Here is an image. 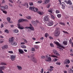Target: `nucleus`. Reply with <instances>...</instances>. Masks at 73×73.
Listing matches in <instances>:
<instances>
[{
    "instance_id": "1",
    "label": "nucleus",
    "mask_w": 73,
    "mask_h": 73,
    "mask_svg": "<svg viewBox=\"0 0 73 73\" xmlns=\"http://www.w3.org/2000/svg\"><path fill=\"white\" fill-rule=\"evenodd\" d=\"M23 21H25L26 22H28V21L27 19H20L18 21V24H17L18 27L19 29H24V27H21V25H20L19 24L20 23H23Z\"/></svg>"
},
{
    "instance_id": "2",
    "label": "nucleus",
    "mask_w": 73,
    "mask_h": 73,
    "mask_svg": "<svg viewBox=\"0 0 73 73\" xmlns=\"http://www.w3.org/2000/svg\"><path fill=\"white\" fill-rule=\"evenodd\" d=\"M14 41L13 37L10 38L9 39V42L11 43V44L12 45H17L16 43L15 42H13Z\"/></svg>"
},
{
    "instance_id": "3",
    "label": "nucleus",
    "mask_w": 73,
    "mask_h": 73,
    "mask_svg": "<svg viewBox=\"0 0 73 73\" xmlns=\"http://www.w3.org/2000/svg\"><path fill=\"white\" fill-rule=\"evenodd\" d=\"M29 9L30 10H31V11H33L35 12H38V9L34 7H30Z\"/></svg>"
},
{
    "instance_id": "4",
    "label": "nucleus",
    "mask_w": 73,
    "mask_h": 73,
    "mask_svg": "<svg viewBox=\"0 0 73 73\" xmlns=\"http://www.w3.org/2000/svg\"><path fill=\"white\" fill-rule=\"evenodd\" d=\"M54 42V44H55L57 45V46H59V47H60L61 48H62L63 49H65V47L64 46H63L61 45V44H60V43H59V42H58L55 41Z\"/></svg>"
},
{
    "instance_id": "5",
    "label": "nucleus",
    "mask_w": 73,
    "mask_h": 73,
    "mask_svg": "<svg viewBox=\"0 0 73 73\" xmlns=\"http://www.w3.org/2000/svg\"><path fill=\"white\" fill-rule=\"evenodd\" d=\"M31 59L33 62H35V63H36L37 61V59L36 58L33 57V56H32L31 57Z\"/></svg>"
},
{
    "instance_id": "6",
    "label": "nucleus",
    "mask_w": 73,
    "mask_h": 73,
    "mask_svg": "<svg viewBox=\"0 0 73 73\" xmlns=\"http://www.w3.org/2000/svg\"><path fill=\"white\" fill-rule=\"evenodd\" d=\"M60 33V32L56 30L55 32L54 36L56 37H58L59 36V34Z\"/></svg>"
},
{
    "instance_id": "7",
    "label": "nucleus",
    "mask_w": 73,
    "mask_h": 73,
    "mask_svg": "<svg viewBox=\"0 0 73 73\" xmlns=\"http://www.w3.org/2000/svg\"><path fill=\"white\" fill-rule=\"evenodd\" d=\"M43 20L44 22L49 21V17L48 16H46L44 17V19Z\"/></svg>"
},
{
    "instance_id": "8",
    "label": "nucleus",
    "mask_w": 73,
    "mask_h": 73,
    "mask_svg": "<svg viewBox=\"0 0 73 73\" xmlns=\"http://www.w3.org/2000/svg\"><path fill=\"white\" fill-rule=\"evenodd\" d=\"M46 55V61H48V62H49L50 61H51L52 60V59H51V58L50 57H49V55Z\"/></svg>"
},
{
    "instance_id": "9",
    "label": "nucleus",
    "mask_w": 73,
    "mask_h": 73,
    "mask_svg": "<svg viewBox=\"0 0 73 73\" xmlns=\"http://www.w3.org/2000/svg\"><path fill=\"white\" fill-rule=\"evenodd\" d=\"M64 2L66 3L67 4H69L70 5H72V2H71V1H70V0H69L68 1L66 0H64Z\"/></svg>"
},
{
    "instance_id": "10",
    "label": "nucleus",
    "mask_w": 73,
    "mask_h": 73,
    "mask_svg": "<svg viewBox=\"0 0 73 73\" xmlns=\"http://www.w3.org/2000/svg\"><path fill=\"white\" fill-rule=\"evenodd\" d=\"M53 53L55 55H56V56H60V54L57 52V51L56 50H53Z\"/></svg>"
},
{
    "instance_id": "11",
    "label": "nucleus",
    "mask_w": 73,
    "mask_h": 73,
    "mask_svg": "<svg viewBox=\"0 0 73 73\" xmlns=\"http://www.w3.org/2000/svg\"><path fill=\"white\" fill-rule=\"evenodd\" d=\"M31 24H32V25H33L35 27H36L37 25V22L35 21H32Z\"/></svg>"
},
{
    "instance_id": "12",
    "label": "nucleus",
    "mask_w": 73,
    "mask_h": 73,
    "mask_svg": "<svg viewBox=\"0 0 73 73\" xmlns=\"http://www.w3.org/2000/svg\"><path fill=\"white\" fill-rule=\"evenodd\" d=\"M19 54H23V53H24L23 50L21 49H19Z\"/></svg>"
},
{
    "instance_id": "13",
    "label": "nucleus",
    "mask_w": 73,
    "mask_h": 73,
    "mask_svg": "<svg viewBox=\"0 0 73 73\" xmlns=\"http://www.w3.org/2000/svg\"><path fill=\"white\" fill-rule=\"evenodd\" d=\"M11 58L12 61H14L15 60V56L11 55Z\"/></svg>"
},
{
    "instance_id": "14",
    "label": "nucleus",
    "mask_w": 73,
    "mask_h": 73,
    "mask_svg": "<svg viewBox=\"0 0 73 73\" xmlns=\"http://www.w3.org/2000/svg\"><path fill=\"white\" fill-rule=\"evenodd\" d=\"M8 48V46L7 45H5L2 47V49H7Z\"/></svg>"
},
{
    "instance_id": "15",
    "label": "nucleus",
    "mask_w": 73,
    "mask_h": 73,
    "mask_svg": "<svg viewBox=\"0 0 73 73\" xmlns=\"http://www.w3.org/2000/svg\"><path fill=\"white\" fill-rule=\"evenodd\" d=\"M50 1V0H45L44 1V3L43 4H48V3H49Z\"/></svg>"
},
{
    "instance_id": "16",
    "label": "nucleus",
    "mask_w": 73,
    "mask_h": 73,
    "mask_svg": "<svg viewBox=\"0 0 73 73\" xmlns=\"http://www.w3.org/2000/svg\"><path fill=\"white\" fill-rule=\"evenodd\" d=\"M26 29H31L32 31H34V28L33 27H25Z\"/></svg>"
},
{
    "instance_id": "17",
    "label": "nucleus",
    "mask_w": 73,
    "mask_h": 73,
    "mask_svg": "<svg viewBox=\"0 0 73 73\" xmlns=\"http://www.w3.org/2000/svg\"><path fill=\"white\" fill-rule=\"evenodd\" d=\"M53 24V22L50 21L48 24V25L49 26H52Z\"/></svg>"
},
{
    "instance_id": "18",
    "label": "nucleus",
    "mask_w": 73,
    "mask_h": 73,
    "mask_svg": "<svg viewBox=\"0 0 73 73\" xmlns=\"http://www.w3.org/2000/svg\"><path fill=\"white\" fill-rule=\"evenodd\" d=\"M7 20L8 21L9 23H12L11 22H10V21H11V18L9 17H7Z\"/></svg>"
},
{
    "instance_id": "19",
    "label": "nucleus",
    "mask_w": 73,
    "mask_h": 73,
    "mask_svg": "<svg viewBox=\"0 0 73 73\" xmlns=\"http://www.w3.org/2000/svg\"><path fill=\"white\" fill-rule=\"evenodd\" d=\"M70 63V60H67L65 62H64V64H68Z\"/></svg>"
},
{
    "instance_id": "20",
    "label": "nucleus",
    "mask_w": 73,
    "mask_h": 73,
    "mask_svg": "<svg viewBox=\"0 0 73 73\" xmlns=\"http://www.w3.org/2000/svg\"><path fill=\"white\" fill-rule=\"evenodd\" d=\"M6 68V67L5 66H1L0 67V69L1 70H4L5 68Z\"/></svg>"
},
{
    "instance_id": "21",
    "label": "nucleus",
    "mask_w": 73,
    "mask_h": 73,
    "mask_svg": "<svg viewBox=\"0 0 73 73\" xmlns=\"http://www.w3.org/2000/svg\"><path fill=\"white\" fill-rule=\"evenodd\" d=\"M61 5L62 6V8H63V9H64L65 8V3H64V2H62L61 4Z\"/></svg>"
},
{
    "instance_id": "22",
    "label": "nucleus",
    "mask_w": 73,
    "mask_h": 73,
    "mask_svg": "<svg viewBox=\"0 0 73 73\" xmlns=\"http://www.w3.org/2000/svg\"><path fill=\"white\" fill-rule=\"evenodd\" d=\"M0 65H7V64L4 62H1L0 63Z\"/></svg>"
},
{
    "instance_id": "23",
    "label": "nucleus",
    "mask_w": 73,
    "mask_h": 73,
    "mask_svg": "<svg viewBox=\"0 0 73 73\" xmlns=\"http://www.w3.org/2000/svg\"><path fill=\"white\" fill-rule=\"evenodd\" d=\"M17 68H18V70H22V67H21V66H17Z\"/></svg>"
},
{
    "instance_id": "24",
    "label": "nucleus",
    "mask_w": 73,
    "mask_h": 73,
    "mask_svg": "<svg viewBox=\"0 0 73 73\" xmlns=\"http://www.w3.org/2000/svg\"><path fill=\"white\" fill-rule=\"evenodd\" d=\"M63 43L64 45H67L68 44V42L66 41H64Z\"/></svg>"
},
{
    "instance_id": "25",
    "label": "nucleus",
    "mask_w": 73,
    "mask_h": 73,
    "mask_svg": "<svg viewBox=\"0 0 73 73\" xmlns=\"http://www.w3.org/2000/svg\"><path fill=\"white\" fill-rule=\"evenodd\" d=\"M5 6H1V11H3V10H4L5 9Z\"/></svg>"
},
{
    "instance_id": "26",
    "label": "nucleus",
    "mask_w": 73,
    "mask_h": 73,
    "mask_svg": "<svg viewBox=\"0 0 73 73\" xmlns=\"http://www.w3.org/2000/svg\"><path fill=\"white\" fill-rule=\"evenodd\" d=\"M14 32L15 33H18V32H19V30L17 29H15L14 30Z\"/></svg>"
},
{
    "instance_id": "27",
    "label": "nucleus",
    "mask_w": 73,
    "mask_h": 73,
    "mask_svg": "<svg viewBox=\"0 0 73 73\" xmlns=\"http://www.w3.org/2000/svg\"><path fill=\"white\" fill-rule=\"evenodd\" d=\"M50 57H55V58H58V57L54 55H50Z\"/></svg>"
},
{
    "instance_id": "28",
    "label": "nucleus",
    "mask_w": 73,
    "mask_h": 73,
    "mask_svg": "<svg viewBox=\"0 0 73 73\" xmlns=\"http://www.w3.org/2000/svg\"><path fill=\"white\" fill-rule=\"evenodd\" d=\"M21 46L22 48H23L24 49H26L27 48V47L25 45H22Z\"/></svg>"
},
{
    "instance_id": "29",
    "label": "nucleus",
    "mask_w": 73,
    "mask_h": 73,
    "mask_svg": "<svg viewBox=\"0 0 73 73\" xmlns=\"http://www.w3.org/2000/svg\"><path fill=\"white\" fill-rule=\"evenodd\" d=\"M61 25H64V26H65V23H59Z\"/></svg>"
},
{
    "instance_id": "30",
    "label": "nucleus",
    "mask_w": 73,
    "mask_h": 73,
    "mask_svg": "<svg viewBox=\"0 0 73 73\" xmlns=\"http://www.w3.org/2000/svg\"><path fill=\"white\" fill-rule=\"evenodd\" d=\"M57 16L58 18H60L61 17V14H57Z\"/></svg>"
},
{
    "instance_id": "31",
    "label": "nucleus",
    "mask_w": 73,
    "mask_h": 73,
    "mask_svg": "<svg viewBox=\"0 0 73 73\" xmlns=\"http://www.w3.org/2000/svg\"><path fill=\"white\" fill-rule=\"evenodd\" d=\"M25 5H26L27 8H28L29 7V6H28V3L27 2L25 3Z\"/></svg>"
},
{
    "instance_id": "32",
    "label": "nucleus",
    "mask_w": 73,
    "mask_h": 73,
    "mask_svg": "<svg viewBox=\"0 0 73 73\" xmlns=\"http://www.w3.org/2000/svg\"><path fill=\"white\" fill-rule=\"evenodd\" d=\"M5 32L7 33H9V31L7 29H6L5 30Z\"/></svg>"
},
{
    "instance_id": "33",
    "label": "nucleus",
    "mask_w": 73,
    "mask_h": 73,
    "mask_svg": "<svg viewBox=\"0 0 73 73\" xmlns=\"http://www.w3.org/2000/svg\"><path fill=\"white\" fill-rule=\"evenodd\" d=\"M69 72L70 73H73V70L72 69H70Z\"/></svg>"
},
{
    "instance_id": "34",
    "label": "nucleus",
    "mask_w": 73,
    "mask_h": 73,
    "mask_svg": "<svg viewBox=\"0 0 73 73\" xmlns=\"http://www.w3.org/2000/svg\"><path fill=\"white\" fill-rule=\"evenodd\" d=\"M31 51L32 52H35V48H33L31 49Z\"/></svg>"
},
{
    "instance_id": "35",
    "label": "nucleus",
    "mask_w": 73,
    "mask_h": 73,
    "mask_svg": "<svg viewBox=\"0 0 73 73\" xmlns=\"http://www.w3.org/2000/svg\"><path fill=\"white\" fill-rule=\"evenodd\" d=\"M51 18L52 19H53V20H54V17L53 15H51Z\"/></svg>"
},
{
    "instance_id": "36",
    "label": "nucleus",
    "mask_w": 73,
    "mask_h": 73,
    "mask_svg": "<svg viewBox=\"0 0 73 73\" xmlns=\"http://www.w3.org/2000/svg\"><path fill=\"white\" fill-rule=\"evenodd\" d=\"M3 12L5 14H7V11H3Z\"/></svg>"
},
{
    "instance_id": "37",
    "label": "nucleus",
    "mask_w": 73,
    "mask_h": 73,
    "mask_svg": "<svg viewBox=\"0 0 73 73\" xmlns=\"http://www.w3.org/2000/svg\"><path fill=\"white\" fill-rule=\"evenodd\" d=\"M50 4H48V5L47 6V8H49V7H50Z\"/></svg>"
},
{
    "instance_id": "38",
    "label": "nucleus",
    "mask_w": 73,
    "mask_h": 73,
    "mask_svg": "<svg viewBox=\"0 0 73 73\" xmlns=\"http://www.w3.org/2000/svg\"><path fill=\"white\" fill-rule=\"evenodd\" d=\"M27 19H31V17L30 16H28L27 17Z\"/></svg>"
},
{
    "instance_id": "39",
    "label": "nucleus",
    "mask_w": 73,
    "mask_h": 73,
    "mask_svg": "<svg viewBox=\"0 0 73 73\" xmlns=\"http://www.w3.org/2000/svg\"><path fill=\"white\" fill-rule=\"evenodd\" d=\"M56 64L60 65H61V63L60 62H57L56 63Z\"/></svg>"
},
{
    "instance_id": "40",
    "label": "nucleus",
    "mask_w": 73,
    "mask_h": 73,
    "mask_svg": "<svg viewBox=\"0 0 73 73\" xmlns=\"http://www.w3.org/2000/svg\"><path fill=\"white\" fill-rule=\"evenodd\" d=\"M56 13H60V11L58 10H56Z\"/></svg>"
},
{
    "instance_id": "41",
    "label": "nucleus",
    "mask_w": 73,
    "mask_h": 73,
    "mask_svg": "<svg viewBox=\"0 0 73 73\" xmlns=\"http://www.w3.org/2000/svg\"><path fill=\"white\" fill-rule=\"evenodd\" d=\"M48 12H50V13H52V10H48Z\"/></svg>"
},
{
    "instance_id": "42",
    "label": "nucleus",
    "mask_w": 73,
    "mask_h": 73,
    "mask_svg": "<svg viewBox=\"0 0 73 73\" xmlns=\"http://www.w3.org/2000/svg\"><path fill=\"white\" fill-rule=\"evenodd\" d=\"M58 60V59L56 58H54V62H56V61H57Z\"/></svg>"
},
{
    "instance_id": "43",
    "label": "nucleus",
    "mask_w": 73,
    "mask_h": 73,
    "mask_svg": "<svg viewBox=\"0 0 73 73\" xmlns=\"http://www.w3.org/2000/svg\"><path fill=\"white\" fill-rule=\"evenodd\" d=\"M38 14H39V15H42L43 14L42 13H41V12L39 11L38 12Z\"/></svg>"
},
{
    "instance_id": "44",
    "label": "nucleus",
    "mask_w": 73,
    "mask_h": 73,
    "mask_svg": "<svg viewBox=\"0 0 73 73\" xmlns=\"http://www.w3.org/2000/svg\"><path fill=\"white\" fill-rule=\"evenodd\" d=\"M50 45L51 47H53L54 46V45L52 43H51L50 44Z\"/></svg>"
},
{
    "instance_id": "45",
    "label": "nucleus",
    "mask_w": 73,
    "mask_h": 73,
    "mask_svg": "<svg viewBox=\"0 0 73 73\" xmlns=\"http://www.w3.org/2000/svg\"><path fill=\"white\" fill-rule=\"evenodd\" d=\"M29 4L30 5H33V3L32 2H30Z\"/></svg>"
},
{
    "instance_id": "46",
    "label": "nucleus",
    "mask_w": 73,
    "mask_h": 73,
    "mask_svg": "<svg viewBox=\"0 0 73 73\" xmlns=\"http://www.w3.org/2000/svg\"><path fill=\"white\" fill-rule=\"evenodd\" d=\"M38 3H42V1H38Z\"/></svg>"
},
{
    "instance_id": "47",
    "label": "nucleus",
    "mask_w": 73,
    "mask_h": 73,
    "mask_svg": "<svg viewBox=\"0 0 73 73\" xmlns=\"http://www.w3.org/2000/svg\"><path fill=\"white\" fill-rule=\"evenodd\" d=\"M66 67V68H69V65H68V64H66L65 65Z\"/></svg>"
},
{
    "instance_id": "48",
    "label": "nucleus",
    "mask_w": 73,
    "mask_h": 73,
    "mask_svg": "<svg viewBox=\"0 0 73 73\" xmlns=\"http://www.w3.org/2000/svg\"><path fill=\"white\" fill-rule=\"evenodd\" d=\"M53 68H51L49 70V71H50V72H52V71H53Z\"/></svg>"
},
{
    "instance_id": "49",
    "label": "nucleus",
    "mask_w": 73,
    "mask_h": 73,
    "mask_svg": "<svg viewBox=\"0 0 73 73\" xmlns=\"http://www.w3.org/2000/svg\"><path fill=\"white\" fill-rule=\"evenodd\" d=\"M45 37H48V33H46L45 34Z\"/></svg>"
},
{
    "instance_id": "50",
    "label": "nucleus",
    "mask_w": 73,
    "mask_h": 73,
    "mask_svg": "<svg viewBox=\"0 0 73 73\" xmlns=\"http://www.w3.org/2000/svg\"><path fill=\"white\" fill-rule=\"evenodd\" d=\"M8 53H13V52L12 51H8Z\"/></svg>"
},
{
    "instance_id": "51",
    "label": "nucleus",
    "mask_w": 73,
    "mask_h": 73,
    "mask_svg": "<svg viewBox=\"0 0 73 73\" xmlns=\"http://www.w3.org/2000/svg\"><path fill=\"white\" fill-rule=\"evenodd\" d=\"M1 28H3V27H4V25L3 24H1Z\"/></svg>"
},
{
    "instance_id": "52",
    "label": "nucleus",
    "mask_w": 73,
    "mask_h": 73,
    "mask_svg": "<svg viewBox=\"0 0 73 73\" xmlns=\"http://www.w3.org/2000/svg\"><path fill=\"white\" fill-rule=\"evenodd\" d=\"M69 41L70 44H71L72 43V39H71Z\"/></svg>"
},
{
    "instance_id": "53",
    "label": "nucleus",
    "mask_w": 73,
    "mask_h": 73,
    "mask_svg": "<svg viewBox=\"0 0 73 73\" xmlns=\"http://www.w3.org/2000/svg\"><path fill=\"white\" fill-rule=\"evenodd\" d=\"M62 32H63L64 33H67V34H68V33L66 31H63Z\"/></svg>"
},
{
    "instance_id": "54",
    "label": "nucleus",
    "mask_w": 73,
    "mask_h": 73,
    "mask_svg": "<svg viewBox=\"0 0 73 73\" xmlns=\"http://www.w3.org/2000/svg\"><path fill=\"white\" fill-rule=\"evenodd\" d=\"M9 1L10 2V3H13V1H12V0H9Z\"/></svg>"
},
{
    "instance_id": "55",
    "label": "nucleus",
    "mask_w": 73,
    "mask_h": 73,
    "mask_svg": "<svg viewBox=\"0 0 73 73\" xmlns=\"http://www.w3.org/2000/svg\"><path fill=\"white\" fill-rule=\"evenodd\" d=\"M44 72V69L43 68L41 69V73H43Z\"/></svg>"
},
{
    "instance_id": "56",
    "label": "nucleus",
    "mask_w": 73,
    "mask_h": 73,
    "mask_svg": "<svg viewBox=\"0 0 73 73\" xmlns=\"http://www.w3.org/2000/svg\"><path fill=\"white\" fill-rule=\"evenodd\" d=\"M5 3V0H3L2 1V4H4V3Z\"/></svg>"
},
{
    "instance_id": "57",
    "label": "nucleus",
    "mask_w": 73,
    "mask_h": 73,
    "mask_svg": "<svg viewBox=\"0 0 73 73\" xmlns=\"http://www.w3.org/2000/svg\"><path fill=\"white\" fill-rule=\"evenodd\" d=\"M0 73H4V72H3V71L1 70L0 69Z\"/></svg>"
},
{
    "instance_id": "58",
    "label": "nucleus",
    "mask_w": 73,
    "mask_h": 73,
    "mask_svg": "<svg viewBox=\"0 0 73 73\" xmlns=\"http://www.w3.org/2000/svg\"><path fill=\"white\" fill-rule=\"evenodd\" d=\"M5 8H6V9H8V6H7V5H5Z\"/></svg>"
},
{
    "instance_id": "59",
    "label": "nucleus",
    "mask_w": 73,
    "mask_h": 73,
    "mask_svg": "<svg viewBox=\"0 0 73 73\" xmlns=\"http://www.w3.org/2000/svg\"><path fill=\"white\" fill-rule=\"evenodd\" d=\"M45 58V56H41V58Z\"/></svg>"
},
{
    "instance_id": "60",
    "label": "nucleus",
    "mask_w": 73,
    "mask_h": 73,
    "mask_svg": "<svg viewBox=\"0 0 73 73\" xmlns=\"http://www.w3.org/2000/svg\"><path fill=\"white\" fill-rule=\"evenodd\" d=\"M9 6H10V7H13V5H12L11 3H9Z\"/></svg>"
},
{
    "instance_id": "61",
    "label": "nucleus",
    "mask_w": 73,
    "mask_h": 73,
    "mask_svg": "<svg viewBox=\"0 0 73 73\" xmlns=\"http://www.w3.org/2000/svg\"><path fill=\"white\" fill-rule=\"evenodd\" d=\"M24 42H26V43H28V41H27V40H26V39H25Z\"/></svg>"
},
{
    "instance_id": "62",
    "label": "nucleus",
    "mask_w": 73,
    "mask_h": 73,
    "mask_svg": "<svg viewBox=\"0 0 73 73\" xmlns=\"http://www.w3.org/2000/svg\"><path fill=\"white\" fill-rule=\"evenodd\" d=\"M34 48H35L36 49H37L38 48V46H34Z\"/></svg>"
},
{
    "instance_id": "63",
    "label": "nucleus",
    "mask_w": 73,
    "mask_h": 73,
    "mask_svg": "<svg viewBox=\"0 0 73 73\" xmlns=\"http://www.w3.org/2000/svg\"><path fill=\"white\" fill-rule=\"evenodd\" d=\"M50 68L51 69H53V68H54V67L52 66H50Z\"/></svg>"
},
{
    "instance_id": "64",
    "label": "nucleus",
    "mask_w": 73,
    "mask_h": 73,
    "mask_svg": "<svg viewBox=\"0 0 73 73\" xmlns=\"http://www.w3.org/2000/svg\"><path fill=\"white\" fill-rule=\"evenodd\" d=\"M3 41L1 40H0V44H1V43H3Z\"/></svg>"
}]
</instances>
